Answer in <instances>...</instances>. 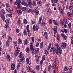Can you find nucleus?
<instances>
[{
  "label": "nucleus",
  "mask_w": 73,
  "mask_h": 73,
  "mask_svg": "<svg viewBox=\"0 0 73 73\" xmlns=\"http://www.w3.org/2000/svg\"><path fill=\"white\" fill-rule=\"evenodd\" d=\"M30 45V49L32 51V54H35V53H36V48L35 47H33V43H31Z\"/></svg>",
  "instance_id": "obj_1"
},
{
  "label": "nucleus",
  "mask_w": 73,
  "mask_h": 73,
  "mask_svg": "<svg viewBox=\"0 0 73 73\" xmlns=\"http://www.w3.org/2000/svg\"><path fill=\"white\" fill-rule=\"evenodd\" d=\"M20 51V48H18V47H17L15 49V53L14 54V55L15 56H17L18 54L19 53Z\"/></svg>",
  "instance_id": "obj_2"
},
{
  "label": "nucleus",
  "mask_w": 73,
  "mask_h": 73,
  "mask_svg": "<svg viewBox=\"0 0 73 73\" xmlns=\"http://www.w3.org/2000/svg\"><path fill=\"white\" fill-rule=\"evenodd\" d=\"M49 5H50V4H49V3H48L46 5V10L47 11L46 12V13H48L49 12V10H50V9H49Z\"/></svg>",
  "instance_id": "obj_3"
},
{
  "label": "nucleus",
  "mask_w": 73,
  "mask_h": 73,
  "mask_svg": "<svg viewBox=\"0 0 73 73\" xmlns=\"http://www.w3.org/2000/svg\"><path fill=\"white\" fill-rule=\"evenodd\" d=\"M6 9L7 11L9 13H11V11H13V9H12V8L10 7H7Z\"/></svg>",
  "instance_id": "obj_4"
},
{
  "label": "nucleus",
  "mask_w": 73,
  "mask_h": 73,
  "mask_svg": "<svg viewBox=\"0 0 73 73\" xmlns=\"http://www.w3.org/2000/svg\"><path fill=\"white\" fill-rule=\"evenodd\" d=\"M61 35L63 39L64 40H66L67 38V36L66 35L64 34H61Z\"/></svg>",
  "instance_id": "obj_5"
},
{
  "label": "nucleus",
  "mask_w": 73,
  "mask_h": 73,
  "mask_svg": "<svg viewBox=\"0 0 73 73\" xmlns=\"http://www.w3.org/2000/svg\"><path fill=\"white\" fill-rule=\"evenodd\" d=\"M16 11L17 12V13L18 14V15H21L22 13V11H21L19 9H16Z\"/></svg>",
  "instance_id": "obj_6"
},
{
  "label": "nucleus",
  "mask_w": 73,
  "mask_h": 73,
  "mask_svg": "<svg viewBox=\"0 0 73 73\" xmlns=\"http://www.w3.org/2000/svg\"><path fill=\"white\" fill-rule=\"evenodd\" d=\"M21 9L23 11L27 12L28 10V8L26 7H22L21 8Z\"/></svg>",
  "instance_id": "obj_7"
},
{
  "label": "nucleus",
  "mask_w": 73,
  "mask_h": 73,
  "mask_svg": "<svg viewBox=\"0 0 73 73\" xmlns=\"http://www.w3.org/2000/svg\"><path fill=\"white\" fill-rule=\"evenodd\" d=\"M38 27L36 26H36L35 25H34L33 26V30L34 31H38Z\"/></svg>",
  "instance_id": "obj_8"
},
{
  "label": "nucleus",
  "mask_w": 73,
  "mask_h": 73,
  "mask_svg": "<svg viewBox=\"0 0 73 73\" xmlns=\"http://www.w3.org/2000/svg\"><path fill=\"white\" fill-rule=\"evenodd\" d=\"M57 26H55L54 28H52V29L53 31H54V35H55L57 33Z\"/></svg>",
  "instance_id": "obj_9"
},
{
  "label": "nucleus",
  "mask_w": 73,
  "mask_h": 73,
  "mask_svg": "<svg viewBox=\"0 0 73 73\" xmlns=\"http://www.w3.org/2000/svg\"><path fill=\"white\" fill-rule=\"evenodd\" d=\"M7 60H11L12 59V58L11 57V55H9V54H8L7 55V56L6 57Z\"/></svg>",
  "instance_id": "obj_10"
},
{
  "label": "nucleus",
  "mask_w": 73,
  "mask_h": 73,
  "mask_svg": "<svg viewBox=\"0 0 73 73\" xmlns=\"http://www.w3.org/2000/svg\"><path fill=\"white\" fill-rule=\"evenodd\" d=\"M55 50H56V47L54 46L51 48L50 50V52L51 53H52V52H53V53L54 52Z\"/></svg>",
  "instance_id": "obj_11"
},
{
  "label": "nucleus",
  "mask_w": 73,
  "mask_h": 73,
  "mask_svg": "<svg viewBox=\"0 0 73 73\" xmlns=\"http://www.w3.org/2000/svg\"><path fill=\"white\" fill-rule=\"evenodd\" d=\"M22 4V5H27L28 4H27V3L24 0L22 1L21 3V4Z\"/></svg>",
  "instance_id": "obj_12"
},
{
  "label": "nucleus",
  "mask_w": 73,
  "mask_h": 73,
  "mask_svg": "<svg viewBox=\"0 0 73 73\" xmlns=\"http://www.w3.org/2000/svg\"><path fill=\"white\" fill-rule=\"evenodd\" d=\"M37 3L38 5L39 6H41L42 5V3L41 1L40 0H38L37 1Z\"/></svg>",
  "instance_id": "obj_13"
},
{
  "label": "nucleus",
  "mask_w": 73,
  "mask_h": 73,
  "mask_svg": "<svg viewBox=\"0 0 73 73\" xmlns=\"http://www.w3.org/2000/svg\"><path fill=\"white\" fill-rule=\"evenodd\" d=\"M20 3H21V1L20 0H17L14 2V4L15 5H17V4H19Z\"/></svg>",
  "instance_id": "obj_14"
},
{
  "label": "nucleus",
  "mask_w": 73,
  "mask_h": 73,
  "mask_svg": "<svg viewBox=\"0 0 73 73\" xmlns=\"http://www.w3.org/2000/svg\"><path fill=\"white\" fill-rule=\"evenodd\" d=\"M67 15L69 17H72L73 15L70 12H68L67 13Z\"/></svg>",
  "instance_id": "obj_15"
},
{
  "label": "nucleus",
  "mask_w": 73,
  "mask_h": 73,
  "mask_svg": "<svg viewBox=\"0 0 73 73\" xmlns=\"http://www.w3.org/2000/svg\"><path fill=\"white\" fill-rule=\"evenodd\" d=\"M20 4H21V3H20L19 4L18 3L17 5V8H16V9H21V6L20 5Z\"/></svg>",
  "instance_id": "obj_16"
},
{
  "label": "nucleus",
  "mask_w": 73,
  "mask_h": 73,
  "mask_svg": "<svg viewBox=\"0 0 73 73\" xmlns=\"http://www.w3.org/2000/svg\"><path fill=\"white\" fill-rule=\"evenodd\" d=\"M26 61L27 62L29 65H31V60H29V58H27L26 59Z\"/></svg>",
  "instance_id": "obj_17"
},
{
  "label": "nucleus",
  "mask_w": 73,
  "mask_h": 73,
  "mask_svg": "<svg viewBox=\"0 0 73 73\" xmlns=\"http://www.w3.org/2000/svg\"><path fill=\"white\" fill-rule=\"evenodd\" d=\"M27 69L28 71L29 72H31V73H32V69L31 68V67L29 66L27 67Z\"/></svg>",
  "instance_id": "obj_18"
},
{
  "label": "nucleus",
  "mask_w": 73,
  "mask_h": 73,
  "mask_svg": "<svg viewBox=\"0 0 73 73\" xmlns=\"http://www.w3.org/2000/svg\"><path fill=\"white\" fill-rule=\"evenodd\" d=\"M44 33L45 38L46 39H47V38H48V33L46 32H45Z\"/></svg>",
  "instance_id": "obj_19"
},
{
  "label": "nucleus",
  "mask_w": 73,
  "mask_h": 73,
  "mask_svg": "<svg viewBox=\"0 0 73 73\" xmlns=\"http://www.w3.org/2000/svg\"><path fill=\"white\" fill-rule=\"evenodd\" d=\"M18 43L19 45L21 44L22 43V40L20 38L18 40Z\"/></svg>",
  "instance_id": "obj_20"
},
{
  "label": "nucleus",
  "mask_w": 73,
  "mask_h": 73,
  "mask_svg": "<svg viewBox=\"0 0 73 73\" xmlns=\"http://www.w3.org/2000/svg\"><path fill=\"white\" fill-rule=\"evenodd\" d=\"M15 64H12L11 65V69L12 70L15 69Z\"/></svg>",
  "instance_id": "obj_21"
},
{
  "label": "nucleus",
  "mask_w": 73,
  "mask_h": 73,
  "mask_svg": "<svg viewBox=\"0 0 73 73\" xmlns=\"http://www.w3.org/2000/svg\"><path fill=\"white\" fill-rule=\"evenodd\" d=\"M62 46L63 48H66V47L67 44L65 42H62Z\"/></svg>",
  "instance_id": "obj_22"
},
{
  "label": "nucleus",
  "mask_w": 73,
  "mask_h": 73,
  "mask_svg": "<svg viewBox=\"0 0 73 73\" xmlns=\"http://www.w3.org/2000/svg\"><path fill=\"white\" fill-rule=\"evenodd\" d=\"M0 17L2 19H5V16L4 14H1L0 15Z\"/></svg>",
  "instance_id": "obj_23"
},
{
  "label": "nucleus",
  "mask_w": 73,
  "mask_h": 73,
  "mask_svg": "<svg viewBox=\"0 0 73 73\" xmlns=\"http://www.w3.org/2000/svg\"><path fill=\"white\" fill-rule=\"evenodd\" d=\"M28 43V40L26 39L24 42V44L25 45H27Z\"/></svg>",
  "instance_id": "obj_24"
},
{
  "label": "nucleus",
  "mask_w": 73,
  "mask_h": 73,
  "mask_svg": "<svg viewBox=\"0 0 73 73\" xmlns=\"http://www.w3.org/2000/svg\"><path fill=\"white\" fill-rule=\"evenodd\" d=\"M53 23L55 25H59V24H58V23L55 20H54L53 21Z\"/></svg>",
  "instance_id": "obj_25"
},
{
  "label": "nucleus",
  "mask_w": 73,
  "mask_h": 73,
  "mask_svg": "<svg viewBox=\"0 0 73 73\" xmlns=\"http://www.w3.org/2000/svg\"><path fill=\"white\" fill-rule=\"evenodd\" d=\"M59 53V50H55L54 52L53 53H54V54H55V53H56V54H58Z\"/></svg>",
  "instance_id": "obj_26"
},
{
  "label": "nucleus",
  "mask_w": 73,
  "mask_h": 73,
  "mask_svg": "<svg viewBox=\"0 0 73 73\" xmlns=\"http://www.w3.org/2000/svg\"><path fill=\"white\" fill-rule=\"evenodd\" d=\"M9 40L8 39L7 41L6 44V46H9Z\"/></svg>",
  "instance_id": "obj_27"
},
{
  "label": "nucleus",
  "mask_w": 73,
  "mask_h": 73,
  "mask_svg": "<svg viewBox=\"0 0 73 73\" xmlns=\"http://www.w3.org/2000/svg\"><path fill=\"white\" fill-rule=\"evenodd\" d=\"M56 67V63H54L52 64V68L53 69H55Z\"/></svg>",
  "instance_id": "obj_28"
},
{
  "label": "nucleus",
  "mask_w": 73,
  "mask_h": 73,
  "mask_svg": "<svg viewBox=\"0 0 73 73\" xmlns=\"http://www.w3.org/2000/svg\"><path fill=\"white\" fill-rule=\"evenodd\" d=\"M19 58H23V54H22V52H20L19 56Z\"/></svg>",
  "instance_id": "obj_29"
},
{
  "label": "nucleus",
  "mask_w": 73,
  "mask_h": 73,
  "mask_svg": "<svg viewBox=\"0 0 73 73\" xmlns=\"http://www.w3.org/2000/svg\"><path fill=\"white\" fill-rule=\"evenodd\" d=\"M69 70V68H68V67H66V66H65L64 67V70H65V71H68V70Z\"/></svg>",
  "instance_id": "obj_30"
},
{
  "label": "nucleus",
  "mask_w": 73,
  "mask_h": 73,
  "mask_svg": "<svg viewBox=\"0 0 73 73\" xmlns=\"http://www.w3.org/2000/svg\"><path fill=\"white\" fill-rule=\"evenodd\" d=\"M26 51L27 53H29V51H30L29 48L27 47L26 49Z\"/></svg>",
  "instance_id": "obj_31"
},
{
  "label": "nucleus",
  "mask_w": 73,
  "mask_h": 73,
  "mask_svg": "<svg viewBox=\"0 0 73 73\" xmlns=\"http://www.w3.org/2000/svg\"><path fill=\"white\" fill-rule=\"evenodd\" d=\"M51 1L52 3H53L54 2V3H56L58 2V0H51Z\"/></svg>",
  "instance_id": "obj_32"
},
{
  "label": "nucleus",
  "mask_w": 73,
  "mask_h": 73,
  "mask_svg": "<svg viewBox=\"0 0 73 73\" xmlns=\"http://www.w3.org/2000/svg\"><path fill=\"white\" fill-rule=\"evenodd\" d=\"M20 58V59H19L18 60V61L19 62H21L23 61V60H24V58Z\"/></svg>",
  "instance_id": "obj_33"
},
{
  "label": "nucleus",
  "mask_w": 73,
  "mask_h": 73,
  "mask_svg": "<svg viewBox=\"0 0 73 73\" xmlns=\"http://www.w3.org/2000/svg\"><path fill=\"white\" fill-rule=\"evenodd\" d=\"M73 8V6L72 4H70V5L69 9V10H71Z\"/></svg>",
  "instance_id": "obj_34"
},
{
  "label": "nucleus",
  "mask_w": 73,
  "mask_h": 73,
  "mask_svg": "<svg viewBox=\"0 0 73 73\" xmlns=\"http://www.w3.org/2000/svg\"><path fill=\"white\" fill-rule=\"evenodd\" d=\"M63 23L64 24H67L68 23V21H67V19H63Z\"/></svg>",
  "instance_id": "obj_35"
},
{
  "label": "nucleus",
  "mask_w": 73,
  "mask_h": 73,
  "mask_svg": "<svg viewBox=\"0 0 73 73\" xmlns=\"http://www.w3.org/2000/svg\"><path fill=\"white\" fill-rule=\"evenodd\" d=\"M27 1L28 3V4L31 5L32 4V1L31 0H27Z\"/></svg>",
  "instance_id": "obj_36"
},
{
  "label": "nucleus",
  "mask_w": 73,
  "mask_h": 73,
  "mask_svg": "<svg viewBox=\"0 0 73 73\" xmlns=\"http://www.w3.org/2000/svg\"><path fill=\"white\" fill-rule=\"evenodd\" d=\"M5 22L7 24V25L9 24V20L8 19H6L5 21Z\"/></svg>",
  "instance_id": "obj_37"
},
{
  "label": "nucleus",
  "mask_w": 73,
  "mask_h": 73,
  "mask_svg": "<svg viewBox=\"0 0 73 73\" xmlns=\"http://www.w3.org/2000/svg\"><path fill=\"white\" fill-rule=\"evenodd\" d=\"M42 16H41L40 17V19H39V23L40 24H41V21H42Z\"/></svg>",
  "instance_id": "obj_38"
},
{
  "label": "nucleus",
  "mask_w": 73,
  "mask_h": 73,
  "mask_svg": "<svg viewBox=\"0 0 73 73\" xmlns=\"http://www.w3.org/2000/svg\"><path fill=\"white\" fill-rule=\"evenodd\" d=\"M52 68V66L51 65H49L48 66V71H50V70Z\"/></svg>",
  "instance_id": "obj_39"
},
{
  "label": "nucleus",
  "mask_w": 73,
  "mask_h": 73,
  "mask_svg": "<svg viewBox=\"0 0 73 73\" xmlns=\"http://www.w3.org/2000/svg\"><path fill=\"white\" fill-rule=\"evenodd\" d=\"M40 46L41 49V48H42V47H43V43H42V42L40 43Z\"/></svg>",
  "instance_id": "obj_40"
},
{
  "label": "nucleus",
  "mask_w": 73,
  "mask_h": 73,
  "mask_svg": "<svg viewBox=\"0 0 73 73\" xmlns=\"http://www.w3.org/2000/svg\"><path fill=\"white\" fill-rule=\"evenodd\" d=\"M38 10V7H35L34 10H33L34 11L36 12V11H37Z\"/></svg>",
  "instance_id": "obj_41"
},
{
  "label": "nucleus",
  "mask_w": 73,
  "mask_h": 73,
  "mask_svg": "<svg viewBox=\"0 0 73 73\" xmlns=\"http://www.w3.org/2000/svg\"><path fill=\"white\" fill-rule=\"evenodd\" d=\"M26 29L27 31H29V25H27V27H26Z\"/></svg>",
  "instance_id": "obj_42"
},
{
  "label": "nucleus",
  "mask_w": 73,
  "mask_h": 73,
  "mask_svg": "<svg viewBox=\"0 0 73 73\" xmlns=\"http://www.w3.org/2000/svg\"><path fill=\"white\" fill-rule=\"evenodd\" d=\"M28 33V35L29 37H30L31 36V32H30V31L29 30V31H27Z\"/></svg>",
  "instance_id": "obj_43"
},
{
  "label": "nucleus",
  "mask_w": 73,
  "mask_h": 73,
  "mask_svg": "<svg viewBox=\"0 0 73 73\" xmlns=\"http://www.w3.org/2000/svg\"><path fill=\"white\" fill-rule=\"evenodd\" d=\"M56 50H60V49H61V47H59V46L58 47H56Z\"/></svg>",
  "instance_id": "obj_44"
},
{
  "label": "nucleus",
  "mask_w": 73,
  "mask_h": 73,
  "mask_svg": "<svg viewBox=\"0 0 73 73\" xmlns=\"http://www.w3.org/2000/svg\"><path fill=\"white\" fill-rule=\"evenodd\" d=\"M64 33H67L68 32V30H67L66 29H64Z\"/></svg>",
  "instance_id": "obj_45"
},
{
  "label": "nucleus",
  "mask_w": 73,
  "mask_h": 73,
  "mask_svg": "<svg viewBox=\"0 0 73 73\" xmlns=\"http://www.w3.org/2000/svg\"><path fill=\"white\" fill-rule=\"evenodd\" d=\"M40 67L38 66H36V69L37 70H38L40 69Z\"/></svg>",
  "instance_id": "obj_46"
},
{
  "label": "nucleus",
  "mask_w": 73,
  "mask_h": 73,
  "mask_svg": "<svg viewBox=\"0 0 73 73\" xmlns=\"http://www.w3.org/2000/svg\"><path fill=\"white\" fill-rule=\"evenodd\" d=\"M59 53L60 54H62V49L59 50Z\"/></svg>",
  "instance_id": "obj_47"
},
{
  "label": "nucleus",
  "mask_w": 73,
  "mask_h": 73,
  "mask_svg": "<svg viewBox=\"0 0 73 73\" xmlns=\"http://www.w3.org/2000/svg\"><path fill=\"white\" fill-rule=\"evenodd\" d=\"M18 25H20V23H21V21H20V19H18Z\"/></svg>",
  "instance_id": "obj_48"
},
{
  "label": "nucleus",
  "mask_w": 73,
  "mask_h": 73,
  "mask_svg": "<svg viewBox=\"0 0 73 73\" xmlns=\"http://www.w3.org/2000/svg\"><path fill=\"white\" fill-rule=\"evenodd\" d=\"M40 49H39V48H36V53H38V52H39Z\"/></svg>",
  "instance_id": "obj_49"
},
{
  "label": "nucleus",
  "mask_w": 73,
  "mask_h": 73,
  "mask_svg": "<svg viewBox=\"0 0 73 73\" xmlns=\"http://www.w3.org/2000/svg\"><path fill=\"white\" fill-rule=\"evenodd\" d=\"M1 11L2 12V13H3V14H5V11H4V10L3 9H1Z\"/></svg>",
  "instance_id": "obj_50"
},
{
  "label": "nucleus",
  "mask_w": 73,
  "mask_h": 73,
  "mask_svg": "<svg viewBox=\"0 0 73 73\" xmlns=\"http://www.w3.org/2000/svg\"><path fill=\"white\" fill-rule=\"evenodd\" d=\"M52 21H52V19H50L49 21V23L50 24H51L52 23Z\"/></svg>",
  "instance_id": "obj_51"
},
{
  "label": "nucleus",
  "mask_w": 73,
  "mask_h": 73,
  "mask_svg": "<svg viewBox=\"0 0 73 73\" xmlns=\"http://www.w3.org/2000/svg\"><path fill=\"white\" fill-rule=\"evenodd\" d=\"M33 6H35L36 5V2L33 1Z\"/></svg>",
  "instance_id": "obj_52"
},
{
  "label": "nucleus",
  "mask_w": 73,
  "mask_h": 73,
  "mask_svg": "<svg viewBox=\"0 0 73 73\" xmlns=\"http://www.w3.org/2000/svg\"><path fill=\"white\" fill-rule=\"evenodd\" d=\"M24 34L25 35H27V31H26V30H25L24 31Z\"/></svg>",
  "instance_id": "obj_53"
},
{
  "label": "nucleus",
  "mask_w": 73,
  "mask_h": 73,
  "mask_svg": "<svg viewBox=\"0 0 73 73\" xmlns=\"http://www.w3.org/2000/svg\"><path fill=\"white\" fill-rule=\"evenodd\" d=\"M35 12L36 14V15H38V13H39V11H38L37 10L35 11Z\"/></svg>",
  "instance_id": "obj_54"
},
{
  "label": "nucleus",
  "mask_w": 73,
  "mask_h": 73,
  "mask_svg": "<svg viewBox=\"0 0 73 73\" xmlns=\"http://www.w3.org/2000/svg\"><path fill=\"white\" fill-rule=\"evenodd\" d=\"M55 46L56 48H57V47L59 46V45H58V43H55Z\"/></svg>",
  "instance_id": "obj_55"
},
{
  "label": "nucleus",
  "mask_w": 73,
  "mask_h": 73,
  "mask_svg": "<svg viewBox=\"0 0 73 73\" xmlns=\"http://www.w3.org/2000/svg\"><path fill=\"white\" fill-rule=\"evenodd\" d=\"M24 21L25 24H27V23H28V22H27V21L26 20V19H25Z\"/></svg>",
  "instance_id": "obj_56"
},
{
  "label": "nucleus",
  "mask_w": 73,
  "mask_h": 73,
  "mask_svg": "<svg viewBox=\"0 0 73 73\" xmlns=\"http://www.w3.org/2000/svg\"><path fill=\"white\" fill-rule=\"evenodd\" d=\"M63 10V9L61 8H60L58 9V10L59 11H60V12H61V11Z\"/></svg>",
  "instance_id": "obj_57"
},
{
  "label": "nucleus",
  "mask_w": 73,
  "mask_h": 73,
  "mask_svg": "<svg viewBox=\"0 0 73 73\" xmlns=\"http://www.w3.org/2000/svg\"><path fill=\"white\" fill-rule=\"evenodd\" d=\"M14 44L15 46H17V41H15L14 42Z\"/></svg>",
  "instance_id": "obj_58"
},
{
  "label": "nucleus",
  "mask_w": 73,
  "mask_h": 73,
  "mask_svg": "<svg viewBox=\"0 0 73 73\" xmlns=\"http://www.w3.org/2000/svg\"><path fill=\"white\" fill-rule=\"evenodd\" d=\"M45 25V23L44 22L42 21L41 23V25L42 26H44Z\"/></svg>",
  "instance_id": "obj_59"
},
{
  "label": "nucleus",
  "mask_w": 73,
  "mask_h": 73,
  "mask_svg": "<svg viewBox=\"0 0 73 73\" xmlns=\"http://www.w3.org/2000/svg\"><path fill=\"white\" fill-rule=\"evenodd\" d=\"M65 12V11H64V9H63L61 12H60V13H62V14H64V13Z\"/></svg>",
  "instance_id": "obj_60"
},
{
  "label": "nucleus",
  "mask_w": 73,
  "mask_h": 73,
  "mask_svg": "<svg viewBox=\"0 0 73 73\" xmlns=\"http://www.w3.org/2000/svg\"><path fill=\"white\" fill-rule=\"evenodd\" d=\"M6 5L7 7H9V3H7L6 4Z\"/></svg>",
  "instance_id": "obj_61"
},
{
  "label": "nucleus",
  "mask_w": 73,
  "mask_h": 73,
  "mask_svg": "<svg viewBox=\"0 0 73 73\" xmlns=\"http://www.w3.org/2000/svg\"><path fill=\"white\" fill-rule=\"evenodd\" d=\"M19 31L20 30H19V29H16V32H17V33H19Z\"/></svg>",
  "instance_id": "obj_62"
},
{
  "label": "nucleus",
  "mask_w": 73,
  "mask_h": 73,
  "mask_svg": "<svg viewBox=\"0 0 73 73\" xmlns=\"http://www.w3.org/2000/svg\"><path fill=\"white\" fill-rule=\"evenodd\" d=\"M57 40H58V41H60V37L58 36L57 37Z\"/></svg>",
  "instance_id": "obj_63"
},
{
  "label": "nucleus",
  "mask_w": 73,
  "mask_h": 73,
  "mask_svg": "<svg viewBox=\"0 0 73 73\" xmlns=\"http://www.w3.org/2000/svg\"><path fill=\"white\" fill-rule=\"evenodd\" d=\"M31 11H32V9H29L28 11L27 12L28 13H30V12H31Z\"/></svg>",
  "instance_id": "obj_64"
}]
</instances>
